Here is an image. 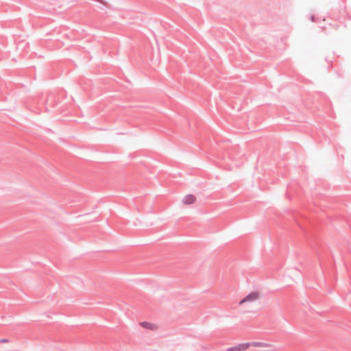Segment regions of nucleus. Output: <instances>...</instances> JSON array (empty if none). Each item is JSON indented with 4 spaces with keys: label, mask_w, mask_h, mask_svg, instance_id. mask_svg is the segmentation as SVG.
<instances>
[{
    "label": "nucleus",
    "mask_w": 351,
    "mask_h": 351,
    "mask_svg": "<svg viewBox=\"0 0 351 351\" xmlns=\"http://www.w3.org/2000/svg\"><path fill=\"white\" fill-rule=\"evenodd\" d=\"M261 296L260 292L258 291H252L246 295L243 299L239 302V304L242 305L244 303H252L259 299Z\"/></svg>",
    "instance_id": "obj_1"
},
{
    "label": "nucleus",
    "mask_w": 351,
    "mask_h": 351,
    "mask_svg": "<svg viewBox=\"0 0 351 351\" xmlns=\"http://www.w3.org/2000/svg\"><path fill=\"white\" fill-rule=\"evenodd\" d=\"M250 348V343H241L234 347L230 348L227 351H245Z\"/></svg>",
    "instance_id": "obj_2"
},
{
    "label": "nucleus",
    "mask_w": 351,
    "mask_h": 351,
    "mask_svg": "<svg viewBox=\"0 0 351 351\" xmlns=\"http://www.w3.org/2000/svg\"><path fill=\"white\" fill-rule=\"evenodd\" d=\"M196 197L193 195H186L182 199V202L186 205H190L195 203Z\"/></svg>",
    "instance_id": "obj_3"
},
{
    "label": "nucleus",
    "mask_w": 351,
    "mask_h": 351,
    "mask_svg": "<svg viewBox=\"0 0 351 351\" xmlns=\"http://www.w3.org/2000/svg\"><path fill=\"white\" fill-rule=\"evenodd\" d=\"M140 325L142 327L147 328L148 330H155L157 329L156 325H155L154 324L148 322H142L140 323Z\"/></svg>",
    "instance_id": "obj_4"
},
{
    "label": "nucleus",
    "mask_w": 351,
    "mask_h": 351,
    "mask_svg": "<svg viewBox=\"0 0 351 351\" xmlns=\"http://www.w3.org/2000/svg\"><path fill=\"white\" fill-rule=\"evenodd\" d=\"M250 346H253V347H256V348H266L271 347V345L269 343H264V342H253V343H250Z\"/></svg>",
    "instance_id": "obj_5"
}]
</instances>
